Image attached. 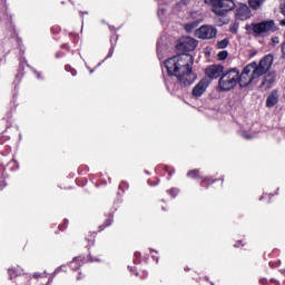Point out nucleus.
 Returning a JSON list of instances; mask_svg holds the SVG:
<instances>
[{
	"mask_svg": "<svg viewBox=\"0 0 285 285\" xmlns=\"http://www.w3.org/2000/svg\"><path fill=\"white\" fill-rule=\"evenodd\" d=\"M8 275L10 277V279H17V277H19L21 275V272L18 268H11L8 271Z\"/></svg>",
	"mask_w": 285,
	"mask_h": 285,
	"instance_id": "20",
	"label": "nucleus"
},
{
	"mask_svg": "<svg viewBox=\"0 0 285 285\" xmlns=\"http://www.w3.org/2000/svg\"><path fill=\"white\" fill-rule=\"evenodd\" d=\"M240 246H244V243H242V240H237V242L234 244V248H239Z\"/></svg>",
	"mask_w": 285,
	"mask_h": 285,
	"instance_id": "33",
	"label": "nucleus"
},
{
	"mask_svg": "<svg viewBox=\"0 0 285 285\" xmlns=\"http://www.w3.org/2000/svg\"><path fill=\"white\" fill-rule=\"evenodd\" d=\"M235 14L239 21H246V19H250V8L247 4L240 3Z\"/></svg>",
	"mask_w": 285,
	"mask_h": 285,
	"instance_id": "11",
	"label": "nucleus"
},
{
	"mask_svg": "<svg viewBox=\"0 0 285 285\" xmlns=\"http://www.w3.org/2000/svg\"><path fill=\"white\" fill-rule=\"evenodd\" d=\"M279 104V90L274 89L266 98V108H275Z\"/></svg>",
	"mask_w": 285,
	"mask_h": 285,
	"instance_id": "12",
	"label": "nucleus"
},
{
	"mask_svg": "<svg viewBox=\"0 0 285 285\" xmlns=\"http://www.w3.org/2000/svg\"><path fill=\"white\" fill-rule=\"evenodd\" d=\"M207 6H212V12L217 17H226L227 12L235 10V0H205Z\"/></svg>",
	"mask_w": 285,
	"mask_h": 285,
	"instance_id": "5",
	"label": "nucleus"
},
{
	"mask_svg": "<svg viewBox=\"0 0 285 285\" xmlns=\"http://www.w3.org/2000/svg\"><path fill=\"white\" fill-rule=\"evenodd\" d=\"M83 277H86V275H83L81 272H79L78 276H77V281L81 282V279H83Z\"/></svg>",
	"mask_w": 285,
	"mask_h": 285,
	"instance_id": "34",
	"label": "nucleus"
},
{
	"mask_svg": "<svg viewBox=\"0 0 285 285\" xmlns=\"http://www.w3.org/2000/svg\"><path fill=\"white\" fill-rule=\"evenodd\" d=\"M262 83L259 85V90L262 92H266V90H271L275 86V81H277V75L275 72L264 73Z\"/></svg>",
	"mask_w": 285,
	"mask_h": 285,
	"instance_id": "10",
	"label": "nucleus"
},
{
	"mask_svg": "<svg viewBox=\"0 0 285 285\" xmlns=\"http://www.w3.org/2000/svg\"><path fill=\"white\" fill-rule=\"evenodd\" d=\"M122 188H128V184L127 183H120L119 185V190H121Z\"/></svg>",
	"mask_w": 285,
	"mask_h": 285,
	"instance_id": "36",
	"label": "nucleus"
},
{
	"mask_svg": "<svg viewBox=\"0 0 285 285\" xmlns=\"http://www.w3.org/2000/svg\"><path fill=\"white\" fill-rule=\"evenodd\" d=\"M187 177H189V179H200L202 188H210V186H213V184H217V181H220L222 186H224V177L222 178H215L213 176L202 177V170L199 169H190L189 171H187Z\"/></svg>",
	"mask_w": 285,
	"mask_h": 285,
	"instance_id": "6",
	"label": "nucleus"
},
{
	"mask_svg": "<svg viewBox=\"0 0 285 285\" xmlns=\"http://www.w3.org/2000/svg\"><path fill=\"white\" fill-rule=\"evenodd\" d=\"M230 43V40L228 38H225L217 42L218 50H224L225 48H228V45Z\"/></svg>",
	"mask_w": 285,
	"mask_h": 285,
	"instance_id": "21",
	"label": "nucleus"
},
{
	"mask_svg": "<svg viewBox=\"0 0 285 285\" xmlns=\"http://www.w3.org/2000/svg\"><path fill=\"white\" fill-rule=\"evenodd\" d=\"M52 35H59L61 32V28L59 27H51Z\"/></svg>",
	"mask_w": 285,
	"mask_h": 285,
	"instance_id": "31",
	"label": "nucleus"
},
{
	"mask_svg": "<svg viewBox=\"0 0 285 285\" xmlns=\"http://www.w3.org/2000/svg\"><path fill=\"white\" fill-rule=\"evenodd\" d=\"M265 1L266 0H248L249 8H252V10H259V8L264 6Z\"/></svg>",
	"mask_w": 285,
	"mask_h": 285,
	"instance_id": "17",
	"label": "nucleus"
},
{
	"mask_svg": "<svg viewBox=\"0 0 285 285\" xmlns=\"http://www.w3.org/2000/svg\"><path fill=\"white\" fill-rule=\"evenodd\" d=\"M60 48L61 50H67V52H70V50H72V47H70L69 43H62Z\"/></svg>",
	"mask_w": 285,
	"mask_h": 285,
	"instance_id": "29",
	"label": "nucleus"
},
{
	"mask_svg": "<svg viewBox=\"0 0 285 285\" xmlns=\"http://www.w3.org/2000/svg\"><path fill=\"white\" fill-rule=\"evenodd\" d=\"M246 32L253 35V37H268L273 32L277 31V26H275V20H263L261 22H252L245 26Z\"/></svg>",
	"mask_w": 285,
	"mask_h": 285,
	"instance_id": "3",
	"label": "nucleus"
},
{
	"mask_svg": "<svg viewBox=\"0 0 285 285\" xmlns=\"http://www.w3.org/2000/svg\"><path fill=\"white\" fill-rule=\"evenodd\" d=\"M210 285H215V283H210Z\"/></svg>",
	"mask_w": 285,
	"mask_h": 285,
	"instance_id": "45",
	"label": "nucleus"
},
{
	"mask_svg": "<svg viewBox=\"0 0 285 285\" xmlns=\"http://www.w3.org/2000/svg\"><path fill=\"white\" fill-rule=\"evenodd\" d=\"M109 30L112 32V36L110 37L111 47L107 57H111L115 53V46L117 45V40L119 39V36H117V30H115V28L109 27Z\"/></svg>",
	"mask_w": 285,
	"mask_h": 285,
	"instance_id": "14",
	"label": "nucleus"
},
{
	"mask_svg": "<svg viewBox=\"0 0 285 285\" xmlns=\"http://www.w3.org/2000/svg\"><path fill=\"white\" fill-rule=\"evenodd\" d=\"M135 255H136V257H139L140 254L136 252Z\"/></svg>",
	"mask_w": 285,
	"mask_h": 285,
	"instance_id": "44",
	"label": "nucleus"
},
{
	"mask_svg": "<svg viewBox=\"0 0 285 285\" xmlns=\"http://www.w3.org/2000/svg\"><path fill=\"white\" fill-rule=\"evenodd\" d=\"M3 188H6V181L0 180V190H3Z\"/></svg>",
	"mask_w": 285,
	"mask_h": 285,
	"instance_id": "37",
	"label": "nucleus"
},
{
	"mask_svg": "<svg viewBox=\"0 0 285 285\" xmlns=\"http://www.w3.org/2000/svg\"><path fill=\"white\" fill-rule=\"evenodd\" d=\"M70 3H72V6H75V3H77V0H69Z\"/></svg>",
	"mask_w": 285,
	"mask_h": 285,
	"instance_id": "41",
	"label": "nucleus"
},
{
	"mask_svg": "<svg viewBox=\"0 0 285 285\" xmlns=\"http://www.w3.org/2000/svg\"><path fill=\"white\" fill-rule=\"evenodd\" d=\"M101 254L94 255L91 252H89V255L87 256H78L70 262L69 266L72 271H79L81 268V263L82 264H88V262H101Z\"/></svg>",
	"mask_w": 285,
	"mask_h": 285,
	"instance_id": "7",
	"label": "nucleus"
},
{
	"mask_svg": "<svg viewBox=\"0 0 285 285\" xmlns=\"http://www.w3.org/2000/svg\"><path fill=\"white\" fill-rule=\"evenodd\" d=\"M69 38L71 40V43L73 45L72 48H77V45L79 43V35L70 33Z\"/></svg>",
	"mask_w": 285,
	"mask_h": 285,
	"instance_id": "22",
	"label": "nucleus"
},
{
	"mask_svg": "<svg viewBox=\"0 0 285 285\" xmlns=\"http://www.w3.org/2000/svg\"><path fill=\"white\" fill-rule=\"evenodd\" d=\"M33 277H36V279L39 277V274H33Z\"/></svg>",
	"mask_w": 285,
	"mask_h": 285,
	"instance_id": "43",
	"label": "nucleus"
},
{
	"mask_svg": "<svg viewBox=\"0 0 285 285\" xmlns=\"http://www.w3.org/2000/svg\"><path fill=\"white\" fill-rule=\"evenodd\" d=\"M224 71H225L224 65H209L205 69V76L212 80L222 79Z\"/></svg>",
	"mask_w": 285,
	"mask_h": 285,
	"instance_id": "9",
	"label": "nucleus"
},
{
	"mask_svg": "<svg viewBox=\"0 0 285 285\" xmlns=\"http://www.w3.org/2000/svg\"><path fill=\"white\" fill-rule=\"evenodd\" d=\"M206 88H208V82L206 79H202L194 88L193 95L194 97H202L206 92Z\"/></svg>",
	"mask_w": 285,
	"mask_h": 285,
	"instance_id": "13",
	"label": "nucleus"
},
{
	"mask_svg": "<svg viewBox=\"0 0 285 285\" xmlns=\"http://www.w3.org/2000/svg\"><path fill=\"white\" fill-rule=\"evenodd\" d=\"M195 37L208 41L217 37V28L210 24H203L200 28L195 30Z\"/></svg>",
	"mask_w": 285,
	"mask_h": 285,
	"instance_id": "8",
	"label": "nucleus"
},
{
	"mask_svg": "<svg viewBox=\"0 0 285 285\" xmlns=\"http://www.w3.org/2000/svg\"><path fill=\"white\" fill-rule=\"evenodd\" d=\"M59 230L63 232L66 230V228H68V219H65L63 223H61L59 226H58Z\"/></svg>",
	"mask_w": 285,
	"mask_h": 285,
	"instance_id": "27",
	"label": "nucleus"
},
{
	"mask_svg": "<svg viewBox=\"0 0 285 285\" xmlns=\"http://www.w3.org/2000/svg\"><path fill=\"white\" fill-rule=\"evenodd\" d=\"M271 284H275V285H279V281L275 279V278H271Z\"/></svg>",
	"mask_w": 285,
	"mask_h": 285,
	"instance_id": "38",
	"label": "nucleus"
},
{
	"mask_svg": "<svg viewBox=\"0 0 285 285\" xmlns=\"http://www.w3.org/2000/svg\"><path fill=\"white\" fill-rule=\"evenodd\" d=\"M218 61H226V59H228V51L223 50L219 51L217 55Z\"/></svg>",
	"mask_w": 285,
	"mask_h": 285,
	"instance_id": "23",
	"label": "nucleus"
},
{
	"mask_svg": "<svg viewBox=\"0 0 285 285\" xmlns=\"http://www.w3.org/2000/svg\"><path fill=\"white\" fill-rule=\"evenodd\" d=\"M66 266H60L58 271H63Z\"/></svg>",
	"mask_w": 285,
	"mask_h": 285,
	"instance_id": "42",
	"label": "nucleus"
},
{
	"mask_svg": "<svg viewBox=\"0 0 285 285\" xmlns=\"http://www.w3.org/2000/svg\"><path fill=\"white\" fill-rule=\"evenodd\" d=\"M167 194L170 195V197L175 198L177 195H179V189L176 187H173L171 189L167 190Z\"/></svg>",
	"mask_w": 285,
	"mask_h": 285,
	"instance_id": "26",
	"label": "nucleus"
},
{
	"mask_svg": "<svg viewBox=\"0 0 285 285\" xmlns=\"http://www.w3.org/2000/svg\"><path fill=\"white\" fill-rule=\"evenodd\" d=\"M112 222H115V215L112 213H108L107 215H105L104 224L98 227L99 233H101V230H106V228L112 226Z\"/></svg>",
	"mask_w": 285,
	"mask_h": 285,
	"instance_id": "15",
	"label": "nucleus"
},
{
	"mask_svg": "<svg viewBox=\"0 0 285 285\" xmlns=\"http://www.w3.org/2000/svg\"><path fill=\"white\" fill-rule=\"evenodd\" d=\"M281 12H282V14L285 17V0H284V2L281 4Z\"/></svg>",
	"mask_w": 285,
	"mask_h": 285,
	"instance_id": "35",
	"label": "nucleus"
},
{
	"mask_svg": "<svg viewBox=\"0 0 285 285\" xmlns=\"http://www.w3.org/2000/svg\"><path fill=\"white\" fill-rule=\"evenodd\" d=\"M239 69L229 68L218 79V92H230L239 86Z\"/></svg>",
	"mask_w": 285,
	"mask_h": 285,
	"instance_id": "4",
	"label": "nucleus"
},
{
	"mask_svg": "<svg viewBox=\"0 0 285 285\" xmlns=\"http://www.w3.org/2000/svg\"><path fill=\"white\" fill-rule=\"evenodd\" d=\"M269 266H271V268H277V266H279V261H277V262H269Z\"/></svg>",
	"mask_w": 285,
	"mask_h": 285,
	"instance_id": "32",
	"label": "nucleus"
},
{
	"mask_svg": "<svg viewBox=\"0 0 285 285\" xmlns=\"http://www.w3.org/2000/svg\"><path fill=\"white\" fill-rule=\"evenodd\" d=\"M279 26H283L285 28V19L279 21Z\"/></svg>",
	"mask_w": 285,
	"mask_h": 285,
	"instance_id": "39",
	"label": "nucleus"
},
{
	"mask_svg": "<svg viewBox=\"0 0 285 285\" xmlns=\"http://www.w3.org/2000/svg\"><path fill=\"white\" fill-rule=\"evenodd\" d=\"M279 43V37H273L271 39V46H277Z\"/></svg>",
	"mask_w": 285,
	"mask_h": 285,
	"instance_id": "30",
	"label": "nucleus"
},
{
	"mask_svg": "<svg viewBox=\"0 0 285 285\" xmlns=\"http://www.w3.org/2000/svg\"><path fill=\"white\" fill-rule=\"evenodd\" d=\"M156 170H158V173H161V170H163V173H167L168 180L173 178V175H175V168L167 166V165H158Z\"/></svg>",
	"mask_w": 285,
	"mask_h": 285,
	"instance_id": "16",
	"label": "nucleus"
},
{
	"mask_svg": "<svg viewBox=\"0 0 285 285\" xmlns=\"http://www.w3.org/2000/svg\"><path fill=\"white\" fill-rule=\"evenodd\" d=\"M89 170L88 165H80L78 167V175H88Z\"/></svg>",
	"mask_w": 285,
	"mask_h": 285,
	"instance_id": "24",
	"label": "nucleus"
},
{
	"mask_svg": "<svg viewBox=\"0 0 285 285\" xmlns=\"http://www.w3.org/2000/svg\"><path fill=\"white\" fill-rule=\"evenodd\" d=\"M198 26H199V20H196V21H191L189 23H186L184 26V28L187 32H193V30H195V28H197Z\"/></svg>",
	"mask_w": 285,
	"mask_h": 285,
	"instance_id": "18",
	"label": "nucleus"
},
{
	"mask_svg": "<svg viewBox=\"0 0 285 285\" xmlns=\"http://www.w3.org/2000/svg\"><path fill=\"white\" fill-rule=\"evenodd\" d=\"M237 30H238V26H237V24H232V26L229 27V32H230L232 35H237Z\"/></svg>",
	"mask_w": 285,
	"mask_h": 285,
	"instance_id": "28",
	"label": "nucleus"
},
{
	"mask_svg": "<svg viewBox=\"0 0 285 285\" xmlns=\"http://www.w3.org/2000/svg\"><path fill=\"white\" fill-rule=\"evenodd\" d=\"M197 46L198 42L195 38L181 37L176 45V50L179 53L164 62L168 77H176L180 86H193L197 79V75L193 72V56L188 53L193 52Z\"/></svg>",
	"mask_w": 285,
	"mask_h": 285,
	"instance_id": "1",
	"label": "nucleus"
},
{
	"mask_svg": "<svg viewBox=\"0 0 285 285\" xmlns=\"http://www.w3.org/2000/svg\"><path fill=\"white\" fill-rule=\"evenodd\" d=\"M190 271H193V268H190V267H188V266L185 267V272H186V273H188V272H190Z\"/></svg>",
	"mask_w": 285,
	"mask_h": 285,
	"instance_id": "40",
	"label": "nucleus"
},
{
	"mask_svg": "<svg viewBox=\"0 0 285 285\" xmlns=\"http://www.w3.org/2000/svg\"><path fill=\"white\" fill-rule=\"evenodd\" d=\"M65 70H66L67 72H70V75H71L72 77H77V69L72 68V66L66 65V66H65Z\"/></svg>",
	"mask_w": 285,
	"mask_h": 285,
	"instance_id": "25",
	"label": "nucleus"
},
{
	"mask_svg": "<svg viewBox=\"0 0 285 285\" xmlns=\"http://www.w3.org/2000/svg\"><path fill=\"white\" fill-rule=\"evenodd\" d=\"M272 66L273 55L271 53L264 56L258 63L255 61L248 63L242 72L238 70V86L240 88H246L247 86H250L253 81L259 79L261 77H263V75H266V72L271 70Z\"/></svg>",
	"mask_w": 285,
	"mask_h": 285,
	"instance_id": "2",
	"label": "nucleus"
},
{
	"mask_svg": "<svg viewBox=\"0 0 285 285\" xmlns=\"http://www.w3.org/2000/svg\"><path fill=\"white\" fill-rule=\"evenodd\" d=\"M97 237L96 232H88L86 235V240L88 242L89 246H92L95 244V238Z\"/></svg>",
	"mask_w": 285,
	"mask_h": 285,
	"instance_id": "19",
	"label": "nucleus"
}]
</instances>
